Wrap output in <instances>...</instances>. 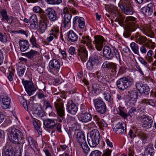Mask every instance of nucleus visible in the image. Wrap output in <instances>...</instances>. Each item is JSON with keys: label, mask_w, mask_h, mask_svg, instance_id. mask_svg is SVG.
I'll return each instance as SVG.
<instances>
[{"label": "nucleus", "mask_w": 156, "mask_h": 156, "mask_svg": "<svg viewBox=\"0 0 156 156\" xmlns=\"http://www.w3.org/2000/svg\"><path fill=\"white\" fill-rule=\"evenodd\" d=\"M9 134L11 137V141L13 143L18 144L20 143H24L23 140L24 139L21 132L14 127H10L9 129Z\"/></svg>", "instance_id": "nucleus-1"}, {"label": "nucleus", "mask_w": 156, "mask_h": 156, "mask_svg": "<svg viewBox=\"0 0 156 156\" xmlns=\"http://www.w3.org/2000/svg\"><path fill=\"white\" fill-rule=\"evenodd\" d=\"M133 83V80L130 77H123L119 78L116 82L117 87L124 90L129 87Z\"/></svg>", "instance_id": "nucleus-2"}, {"label": "nucleus", "mask_w": 156, "mask_h": 156, "mask_svg": "<svg viewBox=\"0 0 156 156\" xmlns=\"http://www.w3.org/2000/svg\"><path fill=\"white\" fill-rule=\"evenodd\" d=\"M100 134L96 129L92 130L90 133L89 136H87L88 143L91 147H95L99 143Z\"/></svg>", "instance_id": "nucleus-3"}, {"label": "nucleus", "mask_w": 156, "mask_h": 156, "mask_svg": "<svg viewBox=\"0 0 156 156\" xmlns=\"http://www.w3.org/2000/svg\"><path fill=\"white\" fill-rule=\"evenodd\" d=\"M103 54L104 56L108 60L112 59L115 55L119 61H121L118 50L115 48H113L112 51L109 47L108 46L104 47L103 49Z\"/></svg>", "instance_id": "nucleus-4"}, {"label": "nucleus", "mask_w": 156, "mask_h": 156, "mask_svg": "<svg viewBox=\"0 0 156 156\" xmlns=\"http://www.w3.org/2000/svg\"><path fill=\"white\" fill-rule=\"evenodd\" d=\"M94 105L96 110L98 112L104 114L106 112V105L101 99L99 98L95 99L94 101Z\"/></svg>", "instance_id": "nucleus-5"}, {"label": "nucleus", "mask_w": 156, "mask_h": 156, "mask_svg": "<svg viewBox=\"0 0 156 156\" xmlns=\"http://www.w3.org/2000/svg\"><path fill=\"white\" fill-rule=\"evenodd\" d=\"M55 108L56 109L58 115L62 118V120H65L64 117L65 115L64 110L63 103L62 102V99H58L54 103Z\"/></svg>", "instance_id": "nucleus-6"}, {"label": "nucleus", "mask_w": 156, "mask_h": 156, "mask_svg": "<svg viewBox=\"0 0 156 156\" xmlns=\"http://www.w3.org/2000/svg\"><path fill=\"white\" fill-rule=\"evenodd\" d=\"M22 82L25 90L29 96L33 94L37 90V88L33 85V83L27 80H22Z\"/></svg>", "instance_id": "nucleus-7"}, {"label": "nucleus", "mask_w": 156, "mask_h": 156, "mask_svg": "<svg viewBox=\"0 0 156 156\" xmlns=\"http://www.w3.org/2000/svg\"><path fill=\"white\" fill-rule=\"evenodd\" d=\"M138 119L142 123V126L146 129L150 128L152 124L153 120L151 118L145 115L138 117Z\"/></svg>", "instance_id": "nucleus-8"}, {"label": "nucleus", "mask_w": 156, "mask_h": 156, "mask_svg": "<svg viewBox=\"0 0 156 156\" xmlns=\"http://www.w3.org/2000/svg\"><path fill=\"white\" fill-rule=\"evenodd\" d=\"M1 105L3 109L8 108L10 104L11 99L6 94L3 93L0 95Z\"/></svg>", "instance_id": "nucleus-9"}, {"label": "nucleus", "mask_w": 156, "mask_h": 156, "mask_svg": "<svg viewBox=\"0 0 156 156\" xmlns=\"http://www.w3.org/2000/svg\"><path fill=\"white\" fill-rule=\"evenodd\" d=\"M94 39L93 42L96 49L98 51H101L102 49L105 41L104 37L101 36L96 35L94 36Z\"/></svg>", "instance_id": "nucleus-10"}, {"label": "nucleus", "mask_w": 156, "mask_h": 156, "mask_svg": "<svg viewBox=\"0 0 156 156\" xmlns=\"http://www.w3.org/2000/svg\"><path fill=\"white\" fill-rule=\"evenodd\" d=\"M28 110L32 112L33 114L37 116L42 117L44 116V113L41 107L37 108L36 105L30 103H29Z\"/></svg>", "instance_id": "nucleus-11"}, {"label": "nucleus", "mask_w": 156, "mask_h": 156, "mask_svg": "<svg viewBox=\"0 0 156 156\" xmlns=\"http://www.w3.org/2000/svg\"><path fill=\"white\" fill-rule=\"evenodd\" d=\"M40 16L41 20L39 22V27L41 33H43L47 29V24L48 23V21L44 15L41 14L40 15Z\"/></svg>", "instance_id": "nucleus-12"}, {"label": "nucleus", "mask_w": 156, "mask_h": 156, "mask_svg": "<svg viewBox=\"0 0 156 156\" xmlns=\"http://www.w3.org/2000/svg\"><path fill=\"white\" fill-rule=\"evenodd\" d=\"M113 131L118 134H125L126 132V125L122 122H119L113 128Z\"/></svg>", "instance_id": "nucleus-13"}, {"label": "nucleus", "mask_w": 156, "mask_h": 156, "mask_svg": "<svg viewBox=\"0 0 156 156\" xmlns=\"http://www.w3.org/2000/svg\"><path fill=\"white\" fill-rule=\"evenodd\" d=\"M125 23L126 24V26L130 28H134L136 29L138 27L136 19L132 16H128L126 18Z\"/></svg>", "instance_id": "nucleus-14"}, {"label": "nucleus", "mask_w": 156, "mask_h": 156, "mask_svg": "<svg viewBox=\"0 0 156 156\" xmlns=\"http://www.w3.org/2000/svg\"><path fill=\"white\" fill-rule=\"evenodd\" d=\"M66 110L69 113L75 115L78 110V107L72 100H69L66 105Z\"/></svg>", "instance_id": "nucleus-15"}, {"label": "nucleus", "mask_w": 156, "mask_h": 156, "mask_svg": "<svg viewBox=\"0 0 156 156\" xmlns=\"http://www.w3.org/2000/svg\"><path fill=\"white\" fill-rule=\"evenodd\" d=\"M137 89L140 92L146 95H148L150 93V88L147 85L143 84L141 82H137L136 84Z\"/></svg>", "instance_id": "nucleus-16"}, {"label": "nucleus", "mask_w": 156, "mask_h": 156, "mask_svg": "<svg viewBox=\"0 0 156 156\" xmlns=\"http://www.w3.org/2000/svg\"><path fill=\"white\" fill-rule=\"evenodd\" d=\"M78 55L82 62H85L87 59L88 53L85 47L80 46L78 49Z\"/></svg>", "instance_id": "nucleus-17"}, {"label": "nucleus", "mask_w": 156, "mask_h": 156, "mask_svg": "<svg viewBox=\"0 0 156 156\" xmlns=\"http://www.w3.org/2000/svg\"><path fill=\"white\" fill-rule=\"evenodd\" d=\"M44 126L47 128L52 129L56 126L55 120L53 119H43Z\"/></svg>", "instance_id": "nucleus-18"}, {"label": "nucleus", "mask_w": 156, "mask_h": 156, "mask_svg": "<svg viewBox=\"0 0 156 156\" xmlns=\"http://www.w3.org/2000/svg\"><path fill=\"white\" fill-rule=\"evenodd\" d=\"M45 12L51 21H54L57 19L58 17L54 10L51 8H48L45 10Z\"/></svg>", "instance_id": "nucleus-19"}, {"label": "nucleus", "mask_w": 156, "mask_h": 156, "mask_svg": "<svg viewBox=\"0 0 156 156\" xmlns=\"http://www.w3.org/2000/svg\"><path fill=\"white\" fill-rule=\"evenodd\" d=\"M2 16V20L5 21H7L8 23H11L13 21V17L12 16H9L7 15L5 10L2 9L0 12Z\"/></svg>", "instance_id": "nucleus-20"}, {"label": "nucleus", "mask_w": 156, "mask_h": 156, "mask_svg": "<svg viewBox=\"0 0 156 156\" xmlns=\"http://www.w3.org/2000/svg\"><path fill=\"white\" fill-rule=\"evenodd\" d=\"M101 59L99 53L98 52L95 53L91 55L89 58V60L96 66H97L100 62Z\"/></svg>", "instance_id": "nucleus-21"}, {"label": "nucleus", "mask_w": 156, "mask_h": 156, "mask_svg": "<svg viewBox=\"0 0 156 156\" xmlns=\"http://www.w3.org/2000/svg\"><path fill=\"white\" fill-rule=\"evenodd\" d=\"M30 27L34 30H36L38 27L37 19L35 15H33L29 20Z\"/></svg>", "instance_id": "nucleus-22"}, {"label": "nucleus", "mask_w": 156, "mask_h": 156, "mask_svg": "<svg viewBox=\"0 0 156 156\" xmlns=\"http://www.w3.org/2000/svg\"><path fill=\"white\" fill-rule=\"evenodd\" d=\"M81 42L85 44L89 48H92V40L88 36H83L80 38Z\"/></svg>", "instance_id": "nucleus-23"}, {"label": "nucleus", "mask_w": 156, "mask_h": 156, "mask_svg": "<svg viewBox=\"0 0 156 156\" xmlns=\"http://www.w3.org/2000/svg\"><path fill=\"white\" fill-rule=\"evenodd\" d=\"M49 66L51 69L57 71H58L60 67L59 62L55 59H52L49 62Z\"/></svg>", "instance_id": "nucleus-24"}, {"label": "nucleus", "mask_w": 156, "mask_h": 156, "mask_svg": "<svg viewBox=\"0 0 156 156\" xmlns=\"http://www.w3.org/2000/svg\"><path fill=\"white\" fill-rule=\"evenodd\" d=\"M20 50L22 51H24L29 48L30 44L27 40H20L19 41Z\"/></svg>", "instance_id": "nucleus-25"}, {"label": "nucleus", "mask_w": 156, "mask_h": 156, "mask_svg": "<svg viewBox=\"0 0 156 156\" xmlns=\"http://www.w3.org/2000/svg\"><path fill=\"white\" fill-rule=\"evenodd\" d=\"M141 30L147 36L151 38L154 37V34L148 27L144 26L141 29Z\"/></svg>", "instance_id": "nucleus-26"}, {"label": "nucleus", "mask_w": 156, "mask_h": 156, "mask_svg": "<svg viewBox=\"0 0 156 156\" xmlns=\"http://www.w3.org/2000/svg\"><path fill=\"white\" fill-rule=\"evenodd\" d=\"M58 29L56 28L52 29L49 34V36L47 38V40L49 42L51 41L54 39V37H55L56 34L58 32Z\"/></svg>", "instance_id": "nucleus-27"}, {"label": "nucleus", "mask_w": 156, "mask_h": 156, "mask_svg": "<svg viewBox=\"0 0 156 156\" xmlns=\"http://www.w3.org/2000/svg\"><path fill=\"white\" fill-rule=\"evenodd\" d=\"M77 142L80 145L86 142L84 134L81 132H79L76 135Z\"/></svg>", "instance_id": "nucleus-28"}, {"label": "nucleus", "mask_w": 156, "mask_h": 156, "mask_svg": "<svg viewBox=\"0 0 156 156\" xmlns=\"http://www.w3.org/2000/svg\"><path fill=\"white\" fill-rule=\"evenodd\" d=\"M81 120L83 122H87L90 121L92 119L91 114L89 113L86 112L82 113L80 115Z\"/></svg>", "instance_id": "nucleus-29"}, {"label": "nucleus", "mask_w": 156, "mask_h": 156, "mask_svg": "<svg viewBox=\"0 0 156 156\" xmlns=\"http://www.w3.org/2000/svg\"><path fill=\"white\" fill-rule=\"evenodd\" d=\"M72 15L70 13L65 14L64 16L63 20V26L64 27H67L70 21Z\"/></svg>", "instance_id": "nucleus-30"}, {"label": "nucleus", "mask_w": 156, "mask_h": 156, "mask_svg": "<svg viewBox=\"0 0 156 156\" xmlns=\"http://www.w3.org/2000/svg\"><path fill=\"white\" fill-rule=\"evenodd\" d=\"M68 38L71 42H74L78 39V36L73 30H70L68 34Z\"/></svg>", "instance_id": "nucleus-31"}, {"label": "nucleus", "mask_w": 156, "mask_h": 156, "mask_svg": "<svg viewBox=\"0 0 156 156\" xmlns=\"http://www.w3.org/2000/svg\"><path fill=\"white\" fill-rule=\"evenodd\" d=\"M141 12L145 15L150 18L153 16V10L147 7H143L141 9Z\"/></svg>", "instance_id": "nucleus-32"}, {"label": "nucleus", "mask_w": 156, "mask_h": 156, "mask_svg": "<svg viewBox=\"0 0 156 156\" xmlns=\"http://www.w3.org/2000/svg\"><path fill=\"white\" fill-rule=\"evenodd\" d=\"M5 154L7 156H12L13 151V148L10 145H7L4 148Z\"/></svg>", "instance_id": "nucleus-33"}, {"label": "nucleus", "mask_w": 156, "mask_h": 156, "mask_svg": "<svg viewBox=\"0 0 156 156\" xmlns=\"http://www.w3.org/2000/svg\"><path fill=\"white\" fill-rule=\"evenodd\" d=\"M39 54V52L36 51L31 50L30 51L24 54V55L28 58L32 59L34 57Z\"/></svg>", "instance_id": "nucleus-34"}, {"label": "nucleus", "mask_w": 156, "mask_h": 156, "mask_svg": "<svg viewBox=\"0 0 156 156\" xmlns=\"http://www.w3.org/2000/svg\"><path fill=\"white\" fill-rule=\"evenodd\" d=\"M122 11L124 14L127 15H132L134 12L133 7L132 6L131 4L122 9Z\"/></svg>", "instance_id": "nucleus-35"}, {"label": "nucleus", "mask_w": 156, "mask_h": 156, "mask_svg": "<svg viewBox=\"0 0 156 156\" xmlns=\"http://www.w3.org/2000/svg\"><path fill=\"white\" fill-rule=\"evenodd\" d=\"M131 4L129 0H120L118 5L122 10Z\"/></svg>", "instance_id": "nucleus-36"}, {"label": "nucleus", "mask_w": 156, "mask_h": 156, "mask_svg": "<svg viewBox=\"0 0 156 156\" xmlns=\"http://www.w3.org/2000/svg\"><path fill=\"white\" fill-rule=\"evenodd\" d=\"M78 27L81 30H82L83 31H85L86 30V29L85 22H84V20L83 18L82 17H80L78 20Z\"/></svg>", "instance_id": "nucleus-37"}, {"label": "nucleus", "mask_w": 156, "mask_h": 156, "mask_svg": "<svg viewBox=\"0 0 156 156\" xmlns=\"http://www.w3.org/2000/svg\"><path fill=\"white\" fill-rule=\"evenodd\" d=\"M136 30L134 28L126 27L123 33V36L126 38H128L130 36L131 32L135 31Z\"/></svg>", "instance_id": "nucleus-38"}, {"label": "nucleus", "mask_w": 156, "mask_h": 156, "mask_svg": "<svg viewBox=\"0 0 156 156\" xmlns=\"http://www.w3.org/2000/svg\"><path fill=\"white\" fill-rule=\"evenodd\" d=\"M19 99L20 103L22 105L25 110L28 111L29 105H28L27 101L22 96H19Z\"/></svg>", "instance_id": "nucleus-39"}, {"label": "nucleus", "mask_w": 156, "mask_h": 156, "mask_svg": "<svg viewBox=\"0 0 156 156\" xmlns=\"http://www.w3.org/2000/svg\"><path fill=\"white\" fill-rule=\"evenodd\" d=\"M135 40L136 43L140 44H142L144 43L147 41V39L144 36H138L136 35Z\"/></svg>", "instance_id": "nucleus-40"}, {"label": "nucleus", "mask_w": 156, "mask_h": 156, "mask_svg": "<svg viewBox=\"0 0 156 156\" xmlns=\"http://www.w3.org/2000/svg\"><path fill=\"white\" fill-rule=\"evenodd\" d=\"M30 41L32 45L33 48H39V45L37 44L36 39L35 37L32 35L30 39Z\"/></svg>", "instance_id": "nucleus-41"}, {"label": "nucleus", "mask_w": 156, "mask_h": 156, "mask_svg": "<svg viewBox=\"0 0 156 156\" xmlns=\"http://www.w3.org/2000/svg\"><path fill=\"white\" fill-rule=\"evenodd\" d=\"M147 153L150 154L151 156H154V154H156V153L154 148L151 145H148L147 148L145 150Z\"/></svg>", "instance_id": "nucleus-42"}, {"label": "nucleus", "mask_w": 156, "mask_h": 156, "mask_svg": "<svg viewBox=\"0 0 156 156\" xmlns=\"http://www.w3.org/2000/svg\"><path fill=\"white\" fill-rule=\"evenodd\" d=\"M33 123L35 128L37 130V132L42 133V131L40 127V124L39 121L36 119H34L33 121Z\"/></svg>", "instance_id": "nucleus-43"}, {"label": "nucleus", "mask_w": 156, "mask_h": 156, "mask_svg": "<svg viewBox=\"0 0 156 156\" xmlns=\"http://www.w3.org/2000/svg\"><path fill=\"white\" fill-rule=\"evenodd\" d=\"M132 50L135 54L139 53L138 45L135 42H132L130 44Z\"/></svg>", "instance_id": "nucleus-44"}, {"label": "nucleus", "mask_w": 156, "mask_h": 156, "mask_svg": "<svg viewBox=\"0 0 156 156\" xmlns=\"http://www.w3.org/2000/svg\"><path fill=\"white\" fill-rule=\"evenodd\" d=\"M142 102L146 104L147 105H149L152 106L153 107H154L155 105V102L154 101V100L151 99H144L142 100Z\"/></svg>", "instance_id": "nucleus-45"}, {"label": "nucleus", "mask_w": 156, "mask_h": 156, "mask_svg": "<svg viewBox=\"0 0 156 156\" xmlns=\"http://www.w3.org/2000/svg\"><path fill=\"white\" fill-rule=\"evenodd\" d=\"M27 140L31 148L33 149V148L36 147V142L31 136H28L27 137Z\"/></svg>", "instance_id": "nucleus-46"}, {"label": "nucleus", "mask_w": 156, "mask_h": 156, "mask_svg": "<svg viewBox=\"0 0 156 156\" xmlns=\"http://www.w3.org/2000/svg\"><path fill=\"white\" fill-rule=\"evenodd\" d=\"M8 39L6 34L0 32V41L2 42L6 43L8 41Z\"/></svg>", "instance_id": "nucleus-47"}, {"label": "nucleus", "mask_w": 156, "mask_h": 156, "mask_svg": "<svg viewBox=\"0 0 156 156\" xmlns=\"http://www.w3.org/2000/svg\"><path fill=\"white\" fill-rule=\"evenodd\" d=\"M118 109L119 111V114L121 116L124 118H126L128 116L127 114L124 111V108L119 106Z\"/></svg>", "instance_id": "nucleus-48"}, {"label": "nucleus", "mask_w": 156, "mask_h": 156, "mask_svg": "<svg viewBox=\"0 0 156 156\" xmlns=\"http://www.w3.org/2000/svg\"><path fill=\"white\" fill-rule=\"evenodd\" d=\"M130 98L136 99L138 97V92L136 90H134L130 92H129Z\"/></svg>", "instance_id": "nucleus-49"}, {"label": "nucleus", "mask_w": 156, "mask_h": 156, "mask_svg": "<svg viewBox=\"0 0 156 156\" xmlns=\"http://www.w3.org/2000/svg\"><path fill=\"white\" fill-rule=\"evenodd\" d=\"M124 17L123 16L120 15L118 19H116L115 20H117L119 24L121 26H123L125 24L124 23H125V21H124Z\"/></svg>", "instance_id": "nucleus-50"}, {"label": "nucleus", "mask_w": 156, "mask_h": 156, "mask_svg": "<svg viewBox=\"0 0 156 156\" xmlns=\"http://www.w3.org/2000/svg\"><path fill=\"white\" fill-rule=\"evenodd\" d=\"M104 98L106 101H108V102H112L113 100V98L111 97L110 94L108 93H105L103 94Z\"/></svg>", "instance_id": "nucleus-51"}, {"label": "nucleus", "mask_w": 156, "mask_h": 156, "mask_svg": "<svg viewBox=\"0 0 156 156\" xmlns=\"http://www.w3.org/2000/svg\"><path fill=\"white\" fill-rule=\"evenodd\" d=\"M80 146L82 148L83 152L85 153H87L90 150V149L86 142H85V143H84V144H82V145Z\"/></svg>", "instance_id": "nucleus-52"}, {"label": "nucleus", "mask_w": 156, "mask_h": 156, "mask_svg": "<svg viewBox=\"0 0 156 156\" xmlns=\"http://www.w3.org/2000/svg\"><path fill=\"white\" fill-rule=\"evenodd\" d=\"M98 125L100 128L102 130L104 129L105 128H106L107 127V124L103 120L100 121V122L98 124Z\"/></svg>", "instance_id": "nucleus-53"}, {"label": "nucleus", "mask_w": 156, "mask_h": 156, "mask_svg": "<svg viewBox=\"0 0 156 156\" xmlns=\"http://www.w3.org/2000/svg\"><path fill=\"white\" fill-rule=\"evenodd\" d=\"M95 66L90 60H88L86 64V67L89 70H91L93 69V66Z\"/></svg>", "instance_id": "nucleus-54"}, {"label": "nucleus", "mask_w": 156, "mask_h": 156, "mask_svg": "<svg viewBox=\"0 0 156 156\" xmlns=\"http://www.w3.org/2000/svg\"><path fill=\"white\" fill-rule=\"evenodd\" d=\"M101 152L98 150L92 151L89 155V156H101Z\"/></svg>", "instance_id": "nucleus-55"}, {"label": "nucleus", "mask_w": 156, "mask_h": 156, "mask_svg": "<svg viewBox=\"0 0 156 156\" xmlns=\"http://www.w3.org/2000/svg\"><path fill=\"white\" fill-rule=\"evenodd\" d=\"M33 11L36 13H44L43 10L39 6H36L33 8Z\"/></svg>", "instance_id": "nucleus-56"}, {"label": "nucleus", "mask_w": 156, "mask_h": 156, "mask_svg": "<svg viewBox=\"0 0 156 156\" xmlns=\"http://www.w3.org/2000/svg\"><path fill=\"white\" fill-rule=\"evenodd\" d=\"M137 111L135 108H132L130 109L129 112V114L131 117H132L134 115L136 114Z\"/></svg>", "instance_id": "nucleus-57"}, {"label": "nucleus", "mask_w": 156, "mask_h": 156, "mask_svg": "<svg viewBox=\"0 0 156 156\" xmlns=\"http://www.w3.org/2000/svg\"><path fill=\"white\" fill-rule=\"evenodd\" d=\"M32 149L29 147L27 146L25 148V155L24 156H30V151Z\"/></svg>", "instance_id": "nucleus-58"}, {"label": "nucleus", "mask_w": 156, "mask_h": 156, "mask_svg": "<svg viewBox=\"0 0 156 156\" xmlns=\"http://www.w3.org/2000/svg\"><path fill=\"white\" fill-rule=\"evenodd\" d=\"M138 135V136L142 140L146 139L147 137L146 134L142 131H139Z\"/></svg>", "instance_id": "nucleus-59"}, {"label": "nucleus", "mask_w": 156, "mask_h": 156, "mask_svg": "<svg viewBox=\"0 0 156 156\" xmlns=\"http://www.w3.org/2000/svg\"><path fill=\"white\" fill-rule=\"evenodd\" d=\"M18 75L20 76H23L25 71V69L23 67H20L18 68Z\"/></svg>", "instance_id": "nucleus-60"}, {"label": "nucleus", "mask_w": 156, "mask_h": 156, "mask_svg": "<svg viewBox=\"0 0 156 156\" xmlns=\"http://www.w3.org/2000/svg\"><path fill=\"white\" fill-rule=\"evenodd\" d=\"M136 102V99L130 98L127 104L129 106L132 107L135 105Z\"/></svg>", "instance_id": "nucleus-61"}, {"label": "nucleus", "mask_w": 156, "mask_h": 156, "mask_svg": "<svg viewBox=\"0 0 156 156\" xmlns=\"http://www.w3.org/2000/svg\"><path fill=\"white\" fill-rule=\"evenodd\" d=\"M111 152V150L106 149L103 151V154L101 156H110Z\"/></svg>", "instance_id": "nucleus-62"}, {"label": "nucleus", "mask_w": 156, "mask_h": 156, "mask_svg": "<svg viewBox=\"0 0 156 156\" xmlns=\"http://www.w3.org/2000/svg\"><path fill=\"white\" fill-rule=\"evenodd\" d=\"M110 10L113 13H118V8L114 5H112L110 7Z\"/></svg>", "instance_id": "nucleus-63"}, {"label": "nucleus", "mask_w": 156, "mask_h": 156, "mask_svg": "<svg viewBox=\"0 0 156 156\" xmlns=\"http://www.w3.org/2000/svg\"><path fill=\"white\" fill-rule=\"evenodd\" d=\"M69 53L72 55L76 54V52L75 48L73 47H71L68 51Z\"/></svg>", "instance_id": "nucleus-64"}]
</instances>
